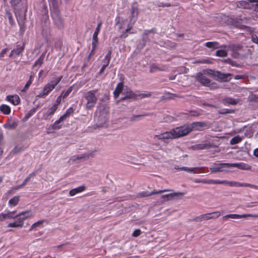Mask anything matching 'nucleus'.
<instances>
[{"instance_id": "14", "label": "nucleus", "mask_w": 258, "mask_h": 258, "mask_svg": "<svg viewBox=\"0 0 258 258\" xmlns=\"http://www.w3.org/2000/svg\"><path fill=\"white\" fill-rule=\"evenodd\" d=\"M95 151H89L88 152H86L85 153L80 154V155H77L75 156H74L71 158V160L73 161H75L76 160H81V159H88L90 157H93L94 155Z\"/></svg>"}, {"instance_id": "39", "label": "nucleus", "mask_w": 258, "mask_h": 258, "mask_svg": "<svg viewBox=\"0 0 258 258\" xmlns=\"http://www.w3.org/2000/svg\"><path fill=\"white\" fill-rule=\"evenodd\" d=\"M57 108V104H54L52 107L49 108L47 112V116L52 115Z\"/></svg>"}, {"instance_id": "42", "label": "nucleus", "mask_w": 258, "mask_h": 258, "mask_svg": "<svg viewBox=\"0 0 258 258\" xmlns=\"http://www.w3.org/2000/svg\"><path fill=\"white\" fill-rule=\"evenodd\" d=\"M172 191V190L169 189H165L163 190H158V191H156V190H154L151 193H149V195L150 196L151 195L160 194H162L163 192H168V191Z\"/></svg>"}, {"instance_id": "50", "label": "nucleus", "mask_w": 258, "mask_h": 258, "mask_svg": "<svg viewBox=\"0 0 258 258\" xmlns=\"http://www.w3.org/2000/svg\"><path fill=\"white\" fill-rule=\"evenodd\" d=\"M35 174L32 173L29 175V176L23 181V183L20 185V186H24L26 183L30 180L32 176H34Z\"/></svg>"}, {"instance_id": "29", "label": "nucleus", "mask_w": 258, "mask_h": 258, "mask_svg": "<svg viewBox=\"0 0 258 258\" xmlns=\"http://www.w3.org/2000/svg\"><path fill=\"white\" fill-rule=\"evenodd\" d=\"M19 196H15L9 201V205L11 206H16L19 202Z\"/></svg>"}, {"instance_id": "20", "label": "nucleus", "mask_w": 258, "mask_h": 258, "mask_svg": "<svg viewBox=\"0 0 258 258\" xmlns=\"http://www.w3.org/2000/svg\"><path fill=\"white\" fill-rule=\"evenodd\" d=\"M24 225V222L23 219H21V218H18L17 220L13 222L10 223L8 225V227H13V228H21Z\"/></svg>"}, {"instance_id": "40", "label": "nucleus", "mask_w": 258, "mask_h": 258, "mask_svg": "<svg viewBox=\"0 0 258 258\" xmlns=\"http://www.w3.org/2000/svg\"><path fill=\"white\" fill-rule=\"evenodd\" d=\"M44 58V55L43 54H42L39 57V58L36 61V62H35V63L33 66V67H36L37 66H41L43 62Z\"/></svg>"}, {"instance_id": "47", "label": "nucleus", "mask_w": 258, "mask_h": 258, "mask_svg": "<svg viewBox=\"0 0 258 258\" xmlns=\"http://www.w3.org/2000/svg\"><path fill=\"white\" fill-rule=\"evenodd\" d=\"M24 212L25 213V214L23 215H26V216L24 217L21 218V219H23V221H24V220L29 218L33 216L32 213L30 211H26V212Z\"/></svg>"}, {"instance_id": "15", "label": "nucleus", "mask_w": 258, "mask_h": 258, "mask_svg": "<svg viewBox=\"0 0 258 258\" xmlns=\"http://www.w3.org/2000/svg\"><path fill=\"white\" fill-rule=\"evenodd\" d=\"M249 217L257 218L258 215H252V214H243V215H238V214H228L226 216H224L222 217L223 220H226L228 218L231 219H240L242 218H247Z\"/></svg>"}, {"instance_id": "62", "label": "nucleus", "mask_w": 258, "mask_h": 258, "mask_svg": "<svg viewBox=\"0 0 258 258\" xmlns=\"http://www.w3.org/2000/svg\"><path fill=\"white\" fill-rule=\"evenodd\" d=\"M20 2V0H11V4L13 6L18 5Z\"/></svg>"}, {"instance_id": "35", "label": "nucleus", "mask_w": 258, "mask_h": 258, "mask_svg": "<svg viewBox=\"0 0 258 258\" xmlns=\"http://www.w3.org/2000/svg\"><path fill=\"white\" fill-rule=\"evenodd\" d=\"M228 180H214L212 179V181H211V183H212V184H225L226 185H228Z\"/></svg>"}, {"instance_id": "32", "label": "nucleus", "mask_w": 258, "mask_h": 258, "mask_svg": "<svg viewBox=\"0 0 258 258\" xmlns=\"http://www.w3.org/2000/svg\"><path fill=\"white\" fill-rule=\"evenodd\" d=\"M0 110L2 112L6 114H9L11 111L10 107L7 105L3 104L0 106Z\"/></svg>"}, {"instance_id": "55", "label": "nucleus", "mask_w": 258, "mask_h": 258, "mask_svg": "<svg viewBox=\"0 0 258 258\" xmlns=\"http://www.w3.org/2000/svg\"><path fill=\"white\" fill-rule=\"evenodd\" d=\"M157 70L164 71V69H160L157 66H156L155 65H152L151 66V68H150V72H154Z\"/></svg>"}, {"instance_id": "25", "label": "nucleus", "mask_w": 258, "mask_h": 258, "mask_svg": "<svg viewBox=\"0 0 258 258\" xmlns=\"http://www.w3.org/2000/svg\"><path fill=\"white\" fill-rule=\"evenodd\" d=\"M100 32V30L98 29H95V32L93 35V41H92V51L94 50L98 44V37L97 36Z\"/></svg>"}, {"instance_id": "36", "label": "nucleus", "mask_w": 258, "mask_h": 258, "mask_svg": "<svg viewBox=\"0 0 258 258\" xmlns=\"http://www.w3.org/2000/svg\"><path fill=\"white\" fill-rule=\"evenodd\" d=\"M111 51L109 50L103 59V62H104V64H106L107 66H108L109 64L110 60V58H111Z\"/></svg>"}, {"instance_id": "3", "label": "nucleus", "mask_w": 258, "mask_h": 258, "mask_svg": "<svg viewBox=\"0 0 258 258\" xmlns=\"http://www.w3.org/2000/svg\"><path fill=\"white\" fill-rule=\"evenodd\" d=\"M109 118V108L105 106H101L96 112L95 119L100 125L106 123Z\"/></svg>"}, {"instance_id": "8", "label": "nucleus", "mask_w": 258, "mask_h": 258, "mask_svg": "<svg viewBox=\"0 0 258 258\" xmlns=\"http://www.w3.org/2000/svg\"><path fill=\"white\" fill-rule=\"evenodd\" d=\"M74 112V109L72 107H70L66 111L65 113L61 116L59 118L55 121L52 125V128L53 130H58L61 127L60 125L58 124L67 118L69 117Z\"/></svg>"}, {"instance_id": "22", "label": "nucleus", "mask_w": 258, "mask_h": 258, "mask_svg": "<svg viewBox=\"0 0 258 258\" xmlns=\"http://www.w3.org/2000/svg\"><path fill=\"white\" fill-rule=\"evenodd\" d=\"M240 101L239 99H234L231 97H225L223 99V101L225 104H229L235 105Z\"/></svg>"}, {"instance_id": "17", "label": "nucleus", "mask_w": 258, "mask_h": 258, "mask_svg": "<svg viewBox=\"0 0 258 258\" xmlns=\"http://www.w3.org/2000/svg\"><path fill=\"white\" fill-rule=\"evenodd\" d=\"M230 167H237L241 170H250L251 168L249 165L244 163H230Z\"/></svg>"}, {"instance_id": "6", "label": "nucleus", "mask_w": 258, "mask_h": 258, "mask_svg": "<svg viewBox=\"0 0 258 258\" xmlns=\"http://www.w3.org/2000/svg\"><path fill=\"white\" fill-rule=\"evenodd\" d=\"M138 8L136 5L132 6L130 10V15L129 16V21L127 24V28L126 29V32H128L131 30L135 22L137 20L138 16Z\"/></svg>"}, {"instance_id": "44", "label": "nucleus", "mask_w": 258, "mask_h": 258, "mask_svg": "<svg viewBox=\"0 0 258 258\" xmlns=\"http://www.w3.org/2000/svg\"><path fill=\"white\" fill-rule=\"evenodd\" d=\"M23 46H17L15 49H13V51L16 55H19L23 50Z\"/></svg>"}, {"instance_id": "58", "label": "nucleus", "mask_w": 258, "mask_h": 258, "mask_svg": "<svg viewBox=\"0 0 258 258\" xmlns=\"http://www.w3.org/2000/svg\"><path fill=\"white\" fill-rule=\"evenodd\" d=\"M63 93H61V94L56 98L55 101V103L54 104H57V106L60 103L61 98L62 97Z\"/></svg>"}, {"instance_id": "23", "label": "nucleus", "mask_w": 258, "mask_h": 258, "mask_svg": "<svg viewBox=\"0 0 258 258\" xmlns=\"http://www.w3.org/2000/svg\"><path fill=\"white\" fill-rule=\"evenodd\" d=\"M212 147L211 145L209 143H207L205 144H198L195 146H193L191 147V149L195 150H204L206 149H209Z\"/></svg>"}, {"instance_id": "45", "label": "nucleus", "mask_w": 258, "mask_h": 258, "mask_svg": "<svg viewBox=\"0 0 258 258\" xmlns=\"http://www.w3.org/2000/svg\"><path fill=\"white\" fill-rule=\"evenodd\" d=\"M6 14L9 20L10 23L11 24V25H13L14 24V21L13 19L12 14L10 13V11L7 10L6 11Z\"/></svg>"}, {"instance_id": "64", "label": "nucleus", "mask_w": 258, "mask_h": 258, "mask_svg": "<svg viewBox=\"0 0 258 258\" xmlns=\"http://www.w3.org/2000/svg\"><path fill=\"white\" fill-rule=\"evenodd\" d=\"M190 113L191 116H198L200 115L197 111H190Z\"/></svg>"}, {"instance_id": "13", "label": "nucleus", "mask_w": 258, "mask_h": 258, "mask_svg": "<svg viewBox=\"0 0 258 258\" xmlns=\"http://www.w3.org/2000/svg\"><path fill=\"white\" fill-rule=\"evenodd\" d=\"M185 195L183 192H174L169 194L164 195L161 197V199H163V202H166L170 199H173L175 198L182 197Z\"/></svg>"}, {"instance_id": "63", "label": "nucleus", "mask_w": 258, "mask_h": 258, "mask_svg": "<svg viewBox=\"0 0 258 258\" xmlns=\"http://www.w3.org/2000/svg\"><path fill=\"white\" fill-rule=\"evenodd\" d=\"M173 117L170 116H167L164 118V122H171L173 120Z\"/></svg>"}, {"instance_id": "11", "label": "nucleus", "mask_w": 258, "mask_h": 258, "mask_svg": "<svg viewBox=\"0 0 258 258\" xmlns=\"http://www.w3.org/2000/svg\"><path fill=\"white\" fill-rule=\"evenodd\" d=\"M16 211H7L6 213L0 214V221H3L5 219H14L20 217L25 214L24 212H21L18 215H16Z\"/></svg>"}, {"instance_id": "53", "label": "nucleus", "mask_w": 258, "mask_h": 258, "mask_svg": "<svg viewBox=\"0 0 258 258\" xmlns=\"http://www.w3.org/2000/svg\"><path fill=\"white\" fill-rule=\"evenodd\" d=\"M17 125V123L16 122L14 121L12 123H9L8 124H6L5 125L6 127L8 128H15Z\"/></svg>"}, {"instance_id": "28", "label": "nucleus", "mask_w": 258, "mask_h": 258, "mask_svg": "<svg viewBox=\"0 0 258 258\" xmlns=\"http://www.w3.org/2000/svg\"><path fill=\"white\" fill-rule=\"evenodd\" d=\"M250 3H251V2H250L249 0H243L239 2L238 6L245 9H249L251 8L250 6Z\"/></svg>"}, {"instance_id": "2", "label": "nucleus", "mask_w": 258, "mask_h": 258, "mask_svg": "<svg viewBox=\"0 0 258 258\" xmlns=\"http://www.w3.org/2000/svg\"><path fill=\"white\" fill-rule=\"evenodd\" d=\"M62 78V76L54 78V80L51 81L44 86L42 91L37 95V97L39 98L45 97V96H47L50 92L55 88Z\"/></svg>"}, {"instance_id": "46", "label": "nucleus", "mask_w": 258, "mask_h": 258, "mask_svg": "<svg viewBox=\"0 0 258 258\" xmlns=\"http://www.w3.org/2000/svg\"><path fill=\"white\" fill-rule=\"evenodd\" d=\"M197 168H198L197 167L188 168V167H182L180 168L179 170H184L186 172L195 173V171H194L195 169H197Z\"/></svg>"}, {"instance_id": "7", "label": "nucleus", "mask_w": 258, "mask_h": 258, "mask_svg": "<svg viewBox=\"0 0 258 258\" xmlns=\"http://www.w3.org/2000/svg\"><path fill=\"white\" fill-rule=\"evenodd\" d=\"M229 168L230 163H214V166L210 168V170L211 173H217L227 171Z\"/></svg>"}, {"instance_id": "51", "label": "nucleus", "mask_w": 258, "mask_h": 258, "mask_svg": "<svg viewBox=\"0 0 258 258\" xmlns=\"http://www.w3.org/2000/svg\"><path fill=\"white\" fill-rule=\"evenodd\" d=\"M193 220L194 221L196 222H200L203 221H205L203 215H199L198 216L196 217Z\"/></svg>"}, {"instance_id": "12", "label": "nucleus", "mask_w": 258, "mask_h": 258, "mask_svg": "<svg viewBox=\"0 0 258 258\" xmlns=\"http://www.w3.org/2000/svg\"><path fill=\"white\" fill-rule=\"evenodd\" d=\"M228 186L235 187H249L258 189V186L246 183H240L237 181H229Z\"/></svg>"}, {"instance_id": "26", "label": "nucleus", "mask_w": 258, "mask_h": 258, "mask_svg": "<svg viewBox=\"0 0 258 258\" xmlns=\"http://www.w3.org/2000/svg\"><path fill=\"white\" fill-rule=\"evenodd\" d=\"M123 88V84L121 82L117 84L115 90L113 92L114 97L116 99L119 94L122 91Z\"/></svg>"}, {"instance_id": "43", "label": "nucleus", "mask_w": 258, "mask_h": 258, "mask_svg": "<svg viewBox=\"0 0 258 258\" xmlns=\"http://www.w3.org/2000/svg\"><path fill=\"white\" fill-rule=\"evenodd\" d=\"M250 2L254 3V5H252V7L249 8V9H252L255 11L258 12V0H249Z\"/></svg>"}, {"instance_id": "19", "label": "nucleus", "mask_w": 258, "mask_h": 258, "mask_svg": "<svg viewBox=\"0 0 258 258\" xmlns=\"http://www.w3.org/2000/svg\"><path fill=\"white\" fill-rule=\"evenodd\" d=\"M51 11L59 10L61 0H48Z\"/></svg>"}, {"instance_id": "59", "label": "nucleus", "mask_w": 258, "mask_h": 258, "mask_svg": "<svg viewBox=\"0 0 258 258\" xmlns=\"http://www.w3.org/2000/svg\"><path fill=\"white\" fill-rule=\"evenodd\" d=\"M195 63H210L211 61L208 59L198 60H196Z\"/></svg>"}, {"instance_id": "21", "label": "nucleus", "mask_w": 258, "mask_h": 258, "mask_svg": "<svg viewBox=\"0 0 258 258\" xmlns=\"http://www.w3.org/2000/svg\"><path fill=\"white\" fill-rule=\"evenodd\" d=\"M205 46L210 49L213 50L218 48H226V45H224L220 46L219 44L217 41L214 42H208L205 43Z\"/></svg>"}, {"instance_id": "38", "label": "nucleus", "mask_w": 258, "mask_h": 258, "mask_svg": "<svg viewBox=\"0 0 258 258\" xmlns=\"http://www.w3.org/2000/svg\"><path fill=\"white\" fill-rule=\"evenodd\" d=\"M148 33L149 32H145L144 33V34H143V43L140 44L139 47L142 49L143 48L145 45V43H146V41L148 38Z\"/></svg>"}, {"instance_id": "10", "label": "nucleus", "mask_w": 258, "mask_h": 258, "mask_svg": "<svg viewBox=\"0 0 258 258\" xmlns=\"http://www.w3.org/2000/svg\"><path fill=\"white\" fill-rule=\"evenodd\" d=\"M231 75L230 73L224 74L219 71H216L214 74V78L217 81L221 82H228L231 79Z\"/></svg>"}, {"instance_id": "24", "label": "nucleus", "mask_w": 258, "mask_h": 258, "mask_svg": "<svg viewBox=\"0 0 258 258\" xmlns=\"http://www.w3.org/2000/svg\"><path fill=\"white\" fill-rule=\"evenodd\" d=\"M85 189L86 187L84 185H82L75 188H73L70 190L69 195L71 197L74 196L77 194L84 191L85 190Z\"/></svg>"}, {"instance_id": "56", "label": "nucleus", "mask_w": 258, "mask_h": 258, "mask_svg": "<svg viewBox=\"0 0 258 258\" xmlns=\"http://www.w3.org/2000/svg\"><path fill=\"white\" fill-rule=\"evenodd\" d=\"M141 233L140 229H137L133 233L132 236L135 237L139 236Z\"/></svg>"}, {"instance_id": "5", "label": "nucleus", "mask_w": 258, "mask_h": 258, "mask_svg": "<svg viewBox=\"0 0 258 258\" xmlns=\"http://www.w3.org/2000/svg\"><path fill=\"white\" fill-rule=\"evenodd\" d=\"M230 49L231 56L234 58H243L246 57V55L241 54L240 52L243 51V46L239 44H230L227 46Z\"/></svg>"}, {"instance_id": "1", "label": "nucleus", "mask_w": 258, "mask_h": 258, "mask_svg": "<svg viewBox=\"0 0 258 258\" xmlns=\"http://www.w3.org/2000/svg\"><path fill=\"white\" fill-rule=\"evenodd\" d=\"M208 122L203 121L194 122L191 123H186L183 125L176 127L169 131L165 132L155 138L159 140L175 139L187 136L194 131H201L205 127H209Z\"/></svg>"}, {"instance_id": "18", "label": "nucleus", "mask_w": 258, "mask_h": 258, "mask_svg": "<svg viewBox=\"0 0 258 258\" xmlns=\"http://www.w3.org/2000/svg\"><path fill=\"white\" fill-rule=\"evenodd\" d=\"M221 215V213L219 211H216L212 213L203 214L204 220H209L210 219H215Z\"/></svg>"}, {"instance_id": "27", "label": "nucleus", "mask_w": 258, "mask_h": 258, "mask_svg": "<svg viewBox=\"0 0 258 258\" xmlns=\"http://www.w3.org/2000/svg\"><path fill=\"white\" fill-rule=\"evenodd\" d=\"M7 99L14 105H18L20 102V98L18 95L8 96Z\"/></svg>"}, {"instance_id": "37", "label": "nucleus", "mask_w": 258, "mask_h": 258, "mask_svg": "<svg viewBox=\"0 0 258 258\" xmlns=\"http://www.w3.org/2000/svg\"><path fill=\"white\" fill-rule=\"evenodd\" d=\"M215 72L216 71H213L211 69H206V70H204L202 71V73H201L204 74V75H205V76L210 75V76H211L214 77V74H215Z\"/></svg>"}, {"instance_id": "4", "label": "nucleus", "mask_w": 258, "mask_h": 258, "mask_svg": "<svg viewBox=\"0 0 258 258\" xmlns=\"http://www.w3.org/2000/svg\"><path fill=\"white\" fill-rule=\"evenodd\" d=\"M97 90H93L86 92L84 94V97L87 102L85 105L87 110H90L96 105L98 98L96 95Z\"/></svg>"}, {"instance_id": "31", "label": "nucleus", "mask_w": 258, "mask_h": 258, "mask_svg": "<svg viewBox=\"0 0 258 258\" xmlns=\"http://www.w3.org/2000/svg\"><path fill=\"white\" fill-rule=\"evenodd\" d=\"M152 95L151 92H145L142 93H137V99H143L150 97Z\"/></svg>"}, {"instance_id": "41", "label": "nucleus", "mask_w": 258, "mask_h": 258, "mask_svg": "<svg viewBox=\"0 0 258 258\" xmlns=\"http://www.w3.org/2000/svg\"><path fill=\"white\" fill-rule=\"evenodd\" d=\"M211 181H212V179L200 180L199 179H195L194 180V182L196 183H202L208 184H212V183H211Z\"/></svg>"}, {"instance_id": "30", "label": "nucleus", "mask_w": 258, "mask_h": 258, "mask_svg": "<svg viewBox=\"0 0 258 258\" xmlns=\"http://www.w3.org/2000/svg\"><path fill=\"white\" fill-rule=\"evenodd\" d=\"M125 98L137 99V93H134L131 90H128L125 93Z\"/></svg>"}, {"instance_id": "49", "label": "nucleus", "mask_w": 258, "mask_h": 258, "mask_svg": "<svg viewBox=\"0 0 258 258\" xmlns=\"http://www.w3.org/2000/svg\"><path fill=\"white\" fill-rule=\"evenodd\" d=\"M225 61L230 64L232 66H235V67H238L239 66V64H238L236 63L235 61H233L230 58H227V59H225Z\"/></svg>"}, {"instance_id": "52", "label": "nucleus", "mask_w": 258, "mask_h": 258, "mask_svg": "<svg viewBox=\"0 0 258 258\" xmlns=\"http://www.w3.org/2000/svg\"><path fill=\"white\" fill-rule=\"evenodd\" d=\"M234 112L233 110H229L228 109H225L223 110L219 111L218 113L221 114H226L227 113H231Z\"/></svg>"}, {"instance_id": "48", "label": "nucleus", "mask_w": 258, "mask_h": 258, "mask_svg": "<svg viewBox=\"0 0 258 258\" xmlns=\"http://www.w3.org/2000/svg\"><path fill=\"white\" fill-rule=\"evenodd\" d=\"M72 90H73V87L71 86V87H69L68 88V89L65 92H62V93H63L62 98H65L66 97H67L69 95V94L72 91Z\"/></svg>"}, {"instance_id": "61", "label": "nucleus", "mask_w": 258, "mask_h": 258, "mask_svg": "<svg viewBox=\"0 0 258 258\" xmlns=\"http://www.w3.org/2000/svg\"><path fill=\"white\" fill-rule=\"evenodd\" d=\"M139 196L140 197H147L150 196L149 193L143 191L139 194Z\"/></svg>"}, {"instance_id": "9", "label": "nucleus", "mask_w": 258, "mask_h": 258, "mask_svg": "<svg viewBox=\"0 0 258 258\" xmlns=\"http://www.w3.org/2000/svg\"><path fill=\"white\" fill-rule=\"evenodd\" d=\"M51 16L56 26L61 29L63 27V22L60 15L59 10L51 11Z\"/></svg>"}, {"instance_id": "33", "label": "nucleus", "mask_w": 258, "mask_h": 258, "mask_svg": "<svg viewBox=\"0 0 258 258\" xmlns=\"http://www.w3.org/2000/svg\"><path fill=\"white\" fill-rule=\"evenodd\" d=\"M242 137H241L239 136L234 137L233 138L230 142V144L231 145H234L239 143L242 140Z\"/></svg>"}, {"instance_id": "60", "label": "nucleus", "mask_w": 258, "mask_h": 258, "mask_svg": "<svg viewBox=\"0 0 258 258\" xmlns=\"http://www.w3.org/2000/svg\"><path fill=\"white\" fill-rule=\"evenodd\" d=\"M251 40L252 42L258 44V37L256 35L253 34L251 35Z\"/></svg>"}, {"instance_id": "16", "label": "nucleus", "mask_w": 258, "mask_h": 258, "mask_svg": "<svg viewBox=\"0 0 258 258\" xmlns=\"http://www.w3.org/2000/svg\"><path fill=\"white\" fill-rule=\"evenodd\" d=\"M196 78L200 83L204 86H208L210 83V80L201 73L197 74Z\"/></svg>"}, {"instance_id": "34", "label": "nucleus", "mask_w": 258, "mask_h": 258, "mask_svg": "<svg viewBox=\"0 0 258 258\" xmlns=\"http://www.w3.org/2000/svg\"><path fill=\"white\" fill-rule=\"evenodd\" d=\"M227 51L224 49H220L216 51V55L219 57H225L227 55Z\"/></svg>"}, {"instance_id": "57", "label": "nucleus", "mask_w": 258, "mask_h": 258, "mask_svg": "<svg viewBox=\"0 0 258 258\" xmlns=\"http://www.w3.org/2000/svg\"><path fill=\"white\" fill-rule=\"evenodd\" d=\"M42 222H43L42 221H39L37 222L34 223L31 226V229H32L35 228L38 226H39L40 225H41L42 224Z\"/></svg>"}, {"instance_id": "54", "label": "nucleus", "mask_w": 258, "mask_h": 258, "mask_svg": "<svg viewBox=\"0 0 258 258\" xmlns=\"http://www.w3.org/2000/svg\"><path fill=\"white\" fill-rule=\"evenodd\" d=\"M32 76H31L30 77L29 80L27 82V83H26V84L25 85V86L24 87V88L22 90L23 91L27 90L29 88L30 85L32 84Z\"/></svg>"}]
</instances>
